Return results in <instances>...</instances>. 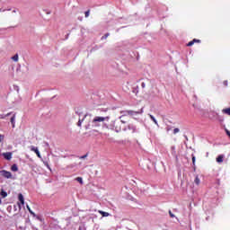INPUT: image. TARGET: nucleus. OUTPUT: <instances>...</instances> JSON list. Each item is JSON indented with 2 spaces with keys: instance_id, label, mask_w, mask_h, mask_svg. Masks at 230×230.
<instances>
[{
  "instance_id": "f257e3e1",
  "label": "nucleus",
  "mask_w": 230,
  "mask_h": 230,
  "mask_svg": "<svg viewBox=\"0 0 230 230\" xmlns=\"http://www.w3.org/2000/svg\"><path fill=\"white\" fill-rule=\"evenodd\" d=\"M109 119H111V117H100L96 116L92 120V127L93 128H98V127H102L103 128H107L108 130H115L116 132H120L121 128L116 127V120H112L110 125L107 124L109 122Z\"/></svg>"
},
{
  "instance_id": "f03ea898",
  "label": "nucleus",
  "mask_w": 230,
  "mask_h": 230,
  "mask_svg": "<svg viewBox=\"0 0 230 230\" xmlns=\"http://www.w3.org/2000/svg\"><path fill=\"white\" fill-rule=\"evenodd\" d=\"M30 150H31V152H35V154H36L37 157H39V159H42V155H40V151H39V147L31 146Z\"/></svg>"
},
{
  "instance_id": "7ed1b4c3",
  "label": "nucleus",
  "mask_w": 230,
  "mask_h": 230,
  "mask_svg": "<svg viewBox=\"0 0 230 230\" xmlns=\"http://www.w3.org/2000/svg\"><path fill=\"white\" fill-rule=\"evenodd\" d=\"M0 175H2V177H4L5 179H12V172L8 171H1Z\"/></svg>"
},
{
  "instance_id": "20e7f679",
  "label": "nucleus",
  "mask_w": 230,
  "mask_h": 230,
  "mask_svg": "<svg viewBox=\"0 0 230 230\" xmlns=\"http://www.w3.org/2000/svg\"><path fill=\"white\" fill-rule=\"evenodd\" d=\"M133 114V111H124V114L120 117V121L121 123H125V116L127 115H132Z\"/></svg>"
},
{
  "instance_id": "39448f33",
  "label": "nucleus",
  "mask_w": 230,
  "mask_h": 230,
  "mask_svg": "<svg viewBox=\"0 0 230 230\" xmlns=\"http://www.w3.org/2000/svg\"><path fill=\"white\" fill-rule=\"evenodd\" d=\"M3 156L4 157V159H6L7 161H10L12 159V153L7 152V153H3Z\"/></svg>"
},
{
  "instance_id": "423d86ee",
  "label": "nucleus",
  "mask_w": 230,
  "mask_h": 230,
  "mask_svg": "<svg viewBox=\"0 0 230 230\" xmlns=\"http://www.w3.org/2000/svg\"><path fill=\"white\" fill-rule=\"evenodd\" d=\"M10 121L13 128H15V114H13V116L10 119Z\"/></svg>"
},
{
  "instance_id": "0eeeda50",
  "label": "nucleus",
  "mask_w": 230,
  "mask_h": 230,
  "mask_svg": "<svg viewBox=\"0 0 230 230\" xmlns=\"http://www.w3.org/2000/svg\"><path fill=\"white\" fill-rule=\"evenodd\" d=\"M18 199L21 202L22 206H24V196H22V194H19Z\"/></svg>"
},
{
  "instance_id": "6e6552de",
  "label": "nucleus",
  "mask_w": 230,
  "mask_h": 230,
  "mask_svg": "<svg viewBox=\"0 0 230 230\" xmlns=\"http://www.w3.org/2000/svg\"><path fill=\"white\" fill-rule=\"evenodd\" d=\"M0 195L3 197V199H6V197H8V193H6V191H4L3 189L0 191Z\"/></svg>"
},
{
  "instance_id": "1a4fd4ad",
  "label": "nucleus",
  "mask_w": 230,
  "mask_h": 230,
  "mask_svg": "<svg viewBox=\"0 0 230 230\" xmlns=\"http://www.w3.org/2000/svg\"><path fill=\"white\" fill-rule=\"evenodd\" d=\"M100 215H102V217H111V214H109L108 212H105L103 210H99Z\"/></svg>"
},
{
  "instance_id": "9d476101",
  "label": "nucleus",
  "mask_w": 230,
  "mask_h": 230,
  "mask_svg": "<svg viewBox=\"0 0 230 230\" xmlns=\"http://www.w3.org/2000/svg\"><path fill=\"white\" fill-rule=\"evenodd\" d=\"M11 58L13 60V62H19V54H15Z\"/></svg>"
},
{
  "instance_id": "9b49d317",
  "label": "nucleus",
  "mask_w": 230,
  "mask_h": 230,
  "mask_svg": "<svg viewBox=\"0 0 230 230\" xmlns=\"http://www.w3.org/2000/svg\"><path fill=\"white\" fill-rule=\"evenodd\" d=\"M149 117L151 118L152 121H154V123L159 127V123L157 122V119H155V117H154V115H149Z\"/></svg>"
},
{
  "instance_id": "f8f14e48",
  "label": "nucleus",
  "mask_w": 230,
  "mask_h": 230,
  "mask_svg": "<svg viewBox=\"0 0 230 230\" xmlns=\"http://www.w3.org/2000/svg\"><path fill=\"white\" fill-rule=\"evenodd\" d=\"M11 170L12 172H19V167H17V164H13Z\"/></svg>"
},
{
  "instance_id": "ddd939ff",
  "label": "nucleus",
  "mask_w": 230,
  "mask_h": 230,
  "mask_svg": "<svg viewBox=\"0 0 230 230\" xmlns=\"http://www.w3.org/2000/svg\"><path fill=\"white\" fill-rule=\"evenodd\" d=\"M217 163H224V155H219L217 158Z\"/></svg>"
},
{
  "instance_id": "4468645a",
  "label": "nucleus",
  "mask_w": 230,
  "mask_h": 230,
  "mask_svg": "<svg viewBox=\"0 0 230 230\" xmlns=\"http://www.w3.org/2000/svg\"><path fill=\"white\" fill-rule=\"evenodd\" d=\"M75 181H76L77 182H79L80 184H84V180L82 179V177H77V178H75Z\"/></svg>"
},
{
  "instance_id": "2eb2a0df",
  "label": "nucleus",
  "mask_w": 230,
  "mask_h": 230,
  "mask_svg": "<svg viewBox=\"0 0 230 230\" xmlns=\"http://www.w3.org/2000/svg\"><path fill=\"white\" fill-rule=\"evenodd\" d=\"M194 182H195V184H197V186H199V184H200V179H199V176H196Z\"/></svg>"
},
{
  "instance_id": "dca6fc26",
  "label": "nucleus",
  "mask_w": 230,
  "mask_h": 230,
  "mask_svg": "<svg viewBox=\"0 0 230 230\" xmlns=\"http://www.w3.org/2000/svg\"><path fill=\"white\" fill-rule=\"evenodd\" d=\"M109 35H111L110 33H106L102 37V40H107V38L109 37Z\"/></svg>"
},
{
  "instance_id": "f3484780",
  "label": "nucleus",
  "mask_w": 230,
  "mask_h": 230,
  "mask_svg": "<svg viewBox=\"0 0 230 230\" xmlns=\"http://www.w3.org/2000/svg\"><path fill=\"white\" fill-rule=\"evenodd\" d=\"M26 208H27L29 213H31V215H35V214L33 213V211H31V208H30V206H29V205H26Z\"/></svg>"
},
{
  "instance_id": "a211bd4d",
  "label": "nucleus",
  "mask_w": 230,
  "mask_h": 230,
  "mask_svg": "<svg viewBox=\"0 0 230 230\" xmlns=\"http://www.w3.org/2000/svg\"><path fill=\"white\" fill-rule=\"evenodd\" d=\"M179 132H181V129H179L178 128L173 129V134H179Z\"/></svg>"
},
{
  "instance_id": "6ab92c4d",
  "label": "nucleus",
  "mask_w": 230,
  "mask_h": 230,
  "mask_svg": "<svg viewBox=\"0 0 230 230\" xmlns=\"http://www.w3.org/2000/svg\"><path fill=\"white\" fill-rule=\"evenodd\" d=\"M169 215H170L171 218H175V215H173V213H172V211H169Z\"/></svg>"
},
{
  "instance_id": "aec40b11",
  "label": "nucleus",
  "mask_w": 230,
  "mask_h": 230,
  "mask_svg": "<svg viewBox=\"0 0 230 230\" xmlns=\"http://www.w3.org/2000/svg\"><path fill=\"white\" fill-rule=\"evenodd\" d=\"M84 15H85L86 18L89 17V15H90V11H86V12L84 13Z\"/></svg>"
},
{
  "instance_id": "412c9836",
  "label": "nucleus",
  "mask_w": 230,
  "mask_h": 230,
  "mask_svg": "<svg viewBox=\"0 0 230 230\" xmlns=\"http://www.w3.org/2000/svg\"><path fill=\"white\" fill-rule=\"evenodd\" d=\"M193 44H195V41H190L188 44H187V46H193Z\"/></svg>"
},
{
  "instance_id": "4be33fe9",
  "label": "nucleus",
  "mask_w": 230,
  "mask_h": 230,
  "mask_svg": "<svg viewBox=\"0 0 230 230\" xmlns=\"http://www.w3.org/2000/svg\"><path fill=\"white\" fill-rule=\"evenodd\" d=\"M3 139H4V136L0 135V143H1V141H3Z\"/></svg>"
},
{
  "instance_id": "5701e85b",
  "label": "nucleus",
  "mask_w": 230,
  "mask_h": 230,
  "mask_svg": "<svg viewBox=\"0 0 230 230\" xmlns=\"http://www.w3.org/2000/svg\"><path fill=\"white\" fill-rule=\"evenodd\" d=\"M78 127H82V120L78 121Z\"/></svg>"
},
{
  "instance_id": "b1692460",
  "label": "nucleus",
  "mask_w": 230,
  "mask_h": 230,
  "mask_svg": "<svg viewBox=\"0 0 230 230\" xmlns=\"http://www.w3.org/2000/svg\"><path fill=\"white\" fill-rule=\"evenodd\" d=\"M85 157H87V155L81 156L80 159H85Z\"/></svg>"
},
{
  "instance_id": "393cba45",
  "label": "nucleus",
  "mask_w": 230,
  "mask_h": 230,
  "mask_svg": "<svg viewBox=\"0 0 230 230\" xmlns=\"http://www.w3.org/2000/svg\"><path fill=\"white\" fill-rule=\"evenodd\" d=\"M192 164H195V156H192Z\"/></svg>"
},
{
  "instance_id": "a878e982",
  "label": "nucleus",
  "mask_w": 230,
  "mask_h": 230,
  "mask_svg": "<svg viewBox=\"0 0 230 230\" xmlns=\"http://www.w3.org/2000/svg\"><path fill=\"white\" fill-rule=\"evenodd\" d=\"M193 42H200V40H193Z\"/></svg>"
},
{
  "instance_id": "bb28decb",
  "label": "nucleus",
  "mask_w": 230,
  "mask_h": 230,
  "mask_svg": "<svg viewBox=\"0 0 230 230\" xmlns=\"http://www.w3.org/2000/svg\"><path fill=\"white\" fill-rule=\"evenodd\" d=\"M226 132L227 136L229 137L230 136L229 130L226 129Z\"/></svg>"
},
{
  "instance_id": "cd10ccee",
  "label": "nucleus",
  "mask_w": 230,
  "mask_h": 230,
  "mask_svg": "<svg viewBox=\"0 0 230 230\" xmlns=\"http://www.w3.org/2000/svg\"><path fill=\"white\" fill-rule=\"evenodd\" d=\"M171 148H172V152H175V146H172Z\"/></svg>"
},
{
  "instance_id": "c85d7f7f",
  "label": "nucleus",
  "mask_w": 230,
  "mask_h": 230,
  "mask_svg": "<svg viewBox=\"0 0 230 230\" xmlns=\"http://www.w3.org/2000/svg\"><path fill=\"white\" fill-rule=\"evenodd\" d=\"M143 112V110H141L140 112H136V114H141Z\"/></svg>"
},
{
  "instance_id": "c756f323",
  "label": "nucleus",
  "mask_w": 230,
  "mask_h": 230,
  "mask_svg": "<svg viewBox=\"0 0 230 230\" xmlns=\"http://www.w3.org/2000/svg\"><path fill=\"white\" fill-rule=\"evenodd\" d=\"M45 164L47 165V168H49V164H48V163H45Z\"/></svg>"
},
{
  "instance_id": "7c9ffc66",
  "label": "nucleus",
  "mask_w": 230,
  "mask_h": 230,
  "mask_svg": "<svg viewBox=\"0 0 230 230\" xmlns=\"http://www.w3.org/2000/svg\"><path fill=\"white\" fill-rule=\"evenodd\" d=\"M142 87H145V83L142 84Z\"/></svg>"
},
{
  "instance_id": "2f4dec72",
  "label": "nucleus",
  "mask_w": 230,
  "mask_h": 230,
  "mask_svg": "<svg viewBox=\"0 0 230 230\" xmlns=\"http://www.w3.org/2000/svg\"><path fill=\"white\" fill-rule=\"evenodd\" d=\"M10 114H12V113H7L5 116H10Z\"/></svg>"
},
{
  "instance_id": "473e14b6",
  "label": "nucleus",
  "mask_w": 230,
  "mask_h": 230,
  "mask_svg": "<svg viewBox=\"0 0 230 230\" xmlns=\"http://www.w3.org/2000/svg\"><path fill=\"white\" fill-rule=\"evenodd\" d=\"M89 129V126H86V130Z\"/></svg>"
},
{
  "instance_id": "72a5a7b5",
  "label": "nucleus",
  "mask_w": 230,
  "mask_h": 230,
  "mask_svg": "<svg viewBox=\"0 0 230 230\" xmlns=\"http://www.w3.org/2000/svg\"><path fill=\"white\" fill-rule=\"evenodd\" d=\"M0 204H2L1 198H0Z\"/></svg>"
},
{
  "instance_id": "f704fd0d",
  "label": "nucleus",
  "mask_w": 230,
  "mask_h": 230,
  "mask_svg": "<svg viewBox=\"0 0 230 230\" xmlns=\"http://www.w3.org/2000/svg\"><path fill=\"white\" fill-rule=\"evenodd\" d=\"M84 118H87V115H84Z\"/></svg>"
}]
</instances>
